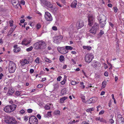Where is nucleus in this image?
Instances as JSON below:
<instances>
[{"label":"nucleus","mask_w":124,"mask_h":124,"mask_svg":"<svg viewBox=\"0 0 124 124\" xmlns=\"http://www.w3.org/2000/svg\"><path fill=\"white\" fill-rule=\"evenodd\" d=\"M33 46L34 48L35 49H43L46 47V44L44 41H39L34 44Z\"/></svg>","instance_id":"1"},{"label":"nucleus","mask_w":124,"mask_h":124,"mask_svg":"<svg viewBox=\"0 0 124 124\" xmlns=\"http://www.w3.org/2000/svg\"><path fill=\"white\" fill-rule=\"evenodd\" d=\"M16 105L15 104L8 105L4 108V110L6 112L10 113L14 111L16 109Z\"/></svg>","instance_id":"2"},{"label":"nucleus","mask_w":124,"mask_h":124,"mask_svg":"<svg viewBox=\"0 0 124 124\" xmlns=\"http://www.w3.org/2000/svg\"><path fill=\"white\" fill-rule=\"evenodd\" d=\"M16 63L12 61H10L8 66V71L10 73L14 72L16 69Z\"/></svg>","instance_id":"3"},{"label":"nucleus","mask_w":124,"mask_h":124,"mask_svg":"<svg viewBox=\"0 0 124 124\" xmlns=\"http://www.w3.org/2000/svg\"><path fill=\"white\" fill-rule=\"evenodd\" d=\"M62 37L61 35L55 36L53 38V42L57 44H60L62 40Z\"/></svg>","instance_id":"4"},{"label":"nucleus","mask_w":124,"mask_h":124,"mask_svg":"<svg viewBox=\"0 0 124 124\" xmlns=\"http://www.w3.org/2000/svg\"><path fill=\"white\" fill-rule=\"evenodd\" d=\"M94 58V56L91 54H87L85 56V61L90 63Z\"/></svg>","instance_id":"5"},{"label":"nucleus","mask_w":124,"mask_h":124,"mask_svg":"<svg viewBox=\"0 0 124 124\" xmlns=\"http://www.w3.org/2000/svg\"><path fill=\"white\" fill-rule=\"evenodd\" d=\"M29 122L31 124H37L38 123V121L36 117L32 116L29 118Z\"/></svg>","instance_id":"6"},{"label":"nucleus","mask_w":124,"mask_h":124,"mask_svg":"<svg viewBox=\"0 0 124 124\" xmlns=\"http://www.w3.org/2000/svg\"><path fill=\"white\" fill-rule=\"evenodd\" d=\"M98 25L96 24H95L89 30L90 32L92 35H94L96 33L97 29H98Z\"/></svg>","instance_id":"7"},{"label":"nucleus","mask_w":124,"mask_h":124,"mask_svg":"<svg viewBox=\"0 0 124 124\" xmlns=\"http://www.w3.org/2000/svg\"><path fill=\"white\" fill-rule=\"evenodd\" d=\"M87 18L88 22V25L90 26H91L93 23L94 17L92 15L89 14L87 16Z\"/></svg>","instance_id":"8"},{"label":"nucleus","mask_w":124,"mask_h":124,"mask_svg":"<svg viewBox=\"0 0 124 124\" xmlns=\"http://www.w3.org/2000/svg\"><path fill=\"white\" fill-rule=\"evenodd\" d=\"M45 17L46 21H51L53 20V18L51 14L49 12H45Z\"/></svg>","instance_id":"9"},{"label":"nucleus","mask_w":124,"mask_h":124,"mask_svg":"<svg viewBox=\"0 0 124 124\" xmlns=\"http://www.w3.org/2000/svg\"><path fill=\"white\" fill-rule=\"evenodd\" d=\"M59 52L63 54H65L68 52V51L66 50L64 47H58L57 48Z\"/></svg>","instance_id":"10"},{"label":"nucleus","mask_w":124,"mask_h":124,"mask_svg":"<svg viewBox=\"0 0 124 124\" xmlns=\"http://www.w3.org/2000/svg\"><path fill=\"white\" fill-rule=\"evenodd\" d=\"M12 4L14 7L17 8L20 7L21 8V7L19 3L18 0H12L11 1Z\"/></svg>","instance_id":"11"},{"label":"nucleus","mask_w":124,"mask_h":124,"mask_svg":"<svg viewBox=\"0 0 124 124\" xmlns=\"http://www.w3.org/2000/svg\"><path fill=\"white\" fill-rule=\"evenodd\" d=\"M84 25V23L82 20H78L76 24V26L77 29H78L82 27Z\"/></svg>","instance_id":"12"},{"label":"nucleus","mask_w":124,"mask_h":124,"mask_svg":"<svg viewBox=\"0 0 124 124\" xmlns=\"http://www.w3.org/2000/svg\"><path fill=\"white\" fill-rule=\"evenodd\" d=\"M13 117L10 116H7L5 118V122L8 124H11L12 119H13Z\"/></svg>","instance_id":"13"},{"label":"nucleus","mask_w":124,"mask_h":124,"mask_svg":"<svg viewBox=\"0 0 124 124\" xmlns=\"http://www.w3.org/2000/svg\"><path fill=\"white\" fill-rule=\"evenodd\" d=\"M20 63L22 66H23L26 64L29 63V62L26 59H22L20 61Z\"/></svg>","instance_id":"14"},{"label":"nucleus","mask_w":124,"mask_h":124,"mask_svg":"<svg viewBox=\"0 0 124 124\" xmlns=\"http://www.w3.org/2000/svg\"><path fill=\"white\" fill-rule=\"evenodd\" d=\"M107 18L104 16H103L101 17H100L98 18V20L100 22H106Z\"/></svg>","instance_id":"15"},{"label":"nucleus","mask_w":124,"mask_h":124,"mask_svg":"<svg viewBox=\"0 0 124 124\" xmlns=\"http://www.w3.org/2000/svg\"><path fill=\"white\" fill-rule=\"evenodd\" d=\"M101 64L100 62L94 61L93 64H92V66L94 68H97V67L101 66Z\"/></svg>","instance_id":"16"},{"label":"nucleus","mask_w":124,"mask_h":124,"mask_svg":"<svg viewBox=\"0 0 124 124\" xmlns=\"http://www.w3.org/2000/svg\"><path fill=\"white\" fill-rule=\"evenodd\" d=\"M50 10L51 12L53 13H56L58 10V8L55 7H53V6L50 8Z\"/></svg>","instance_id":"17"},{"label":"nucleus","mask_w":124,"mask_h":124,"mask_svg":"<svg viewBox=\"0 0 124 124\" xmlns=\"http://www.w3.org/2000/svg\"><path fill=\"white\" fill-rule=\"evenodd\" d=\"M53 105L51 103H47L45 106L44 108L46 110L50 109L51 108H52Z\"/></svg>","instance_id":"18"},{"label":"nucleus","mask_w":124,"mask_h":124,"mask_svg":"<svg viewBox=\"0 0 124 124\" xmlns=\"http://www.w3.org/2000/svg\"><path fill=\"white\" fill-rule=\"evenodd\" d=\"M77 4V1L76 0H74L71 4L70 7L72 8H75Z\"/></svg>","instance_id":"19"},{"label":"nucleus","mask_w":124,"mask_h":124,"mask_svg":"<svg viewBox=\"0 0 124 124\" xmlns=\"http://www.w3.org/2000/svg\"><path fill=\"white\" fill-rule=\"evenodd\" d=\"M31 42V40H29V41H26L25 40H24L22 42V44L23 45L27 46Z\"/></svg>","instance_id":"20"},{"label":"nucleus","mask_w":124,"mask_h":124,"mask_svg":"<svg viewBox=\"0 0 124 124\" xmlns=\"http://www.w3.org/2000/svg\"><path fill=\"white\" fill-rule=\"evenodd\" d=\"M14 91L11 89L9 88L7 93V95H12L14 93Z\"/></svg>","instance_id":"21"},{"label":"nucleus","mask_w":124,"mask_h":124,"mask_svg":"<svg viewBox=\"0 0 124 124\" xmlns=\"http://www.w3.org/2000/svg\"><path fill=\"white\" fill-rule=\"evenodd\" d=\"M83 48L84 49H87L88 50H90L92 49L91 47L88 46H83Z\"/></svg>","instance_id":"22"},{"label":"nucleus","mask_w":124,"mask_h":124,"mask_svg":"<svg viewBox=\"0 0 124 124\" xmlns=\"http://www.w3.org/2000/svg\"><path fill=\"white\" fill-rule=\"evenodd\" d=\"M35 27L37 30H38L41 27V25L39 23H37Z\"/></svg>","instance_id":"23"},{"label":"nucleus","mask_w":124,"mask_h":124,"mask_svg":"<svg viewBox=\"0 0 124 124\" xmlns=\"http://www.w3.org/2000/svg\"><path fill=\"white\" fill-rule=\"evenodd\" d=\"M59 87V84L58 83H56L54 84V89L55 90H57L58 89Z\"/></svg>","instance_id":"24"},{"label":"nucleus","mask_w":124,"mask_h":124,"mask_svg":"<svg viewBox=\"0 0 124 124\" xmlns=\"http://www.w3.org/2000/svg\"><path fill=\"white\" fill-rule=\"evenodd\" d=\"M64 60V57L63 55H61L60 56L59 60L60 62H62Z\"/></svg>","instance_id":"25"},{"label":"nucleus","mask_w":124,"mask_h":124,"mask_svg":"<svg viewBox=\"0 0 124 124\" xmlns=\"http://www.w3.org/2000/svg\"><path fill=\"white\" fill-rule=\"evenodd\" d=\"M46 2V5L48 8H50L53 6L51 4L50 2Z\"/></svg>","instance_id":"26"},{"label":"nucleus","mask_w":124,"mask_h":124,"mask_svg":"<svg viewBox=\"0 0 124 124\" xmlns=\"http://www.w3.org/2000/svg\"><path fill=\"white\" fill-rule=\"evenodd\" d=\"M79 83V82H76L73 80H72L71 82V84L72 85H75L76 84H78Z\"/></svg>","instance_id":"27"},{"label":"nucleus","mask_w":124,"mask_h":124,"mask_svg":"<svg viewBox=\"0 0 124 124\" xmlns=\"http://www.w3.org/2000/svg\"><path fill=\"white\" fill-rule=\"evenodd\" d=\"M107 82L105 81H103L102 84L101 88H104L106 85Z\"/></svg>","instance_id":"28"},{"label":"nucleus","mask_w":124,"mask_h":124,"mask_svg":"<svg viewBox=\"0 0 124 124\" xmlns=\"http://www.w3.org/2000/svg\"><path fill=\"white\" fill-rule=\"evenodd\" d=\"M37 103L38 105L40 107L43 106L44 104V103L42 101H37Z\"/></svg>","instance_id":"29"},{"label":"nucleus","mask_w":124,"mask_h":124,"mask_svg":"<svg viewBox=\"0 0 124 124\" xmlns=\"http://www.w3.org/2000/svg\"><path fill=\"white\" fill-rule=\"evenodd\" d=\"M21 50L20 48L19 47L16 48L14 49V51L15 53H17L19 52Z\"/></svg>","instance_id":"30"},{"label":"nucleus","mask_w":124,"mask_h":124,"mask_svg":"<svg viewBox=\"0 0 124 124\" xmlns=\"http://www.w3.org/2000/svg\"><path fill=\"white\" fill-rule=\"evenodd\" d=\"M106 23V22H100V24L101 27L103 28L104 27Z\"/></svg>","instance_id":"31"},{"label":"nucleus","mask_w":124,"mask_h":124,"mask_svg":"<svg viewBox=\"0 0 124 124\" xmlns=\"http://www.w3.org/2000/svg\"><path fill=\"white\" fill-rule=\"evenodd\" d=\"M65 48L67 50H72L73 48L70 46H65Z\"/></svg>","instance_id":"32"},{"label":"nucleus","mask_w":124,"mask_h":124,"mask_svg":"<svg viewBox=\"0 0 124 124\" xmlns=\"http://www.w3.org/2000/svg\"><path fill=\"white\" fill-rule=\"evenodd\" d=\"M45 61L47 62L50 63L51 62V61L49 59H48L46 57H45L44 58Z\"/></svg>","instance_id":"33"},{"label":"nucleus","mask_w":124,"mask_h":124,"mask_svg":"<svg viewBox=\"0 0 124 124\" xmlns=\"http://www.w3.org/2000/svg\"><path fill=\"white\" fill-rule=\"evenodd\" d=\"M16 27V26H13L11 28V30H10V31H11V33H12V32L14 31Z\"/></svg>","instance_id":"34"},{"label":"nucleus","mask_w":124,"mask_h":124,"mask_svg":"<svg viewBox=\"0 0 124 124\" xmlns=\"http://www.w3.org/2000/svg\"><path fill=\"white\" fill-rule=\"evenodd\" d=\"M109 122L111 124H113L114 122V121L112 118H110L109 119Z\"/></svg>","instance_id":"35"},{"label":"nucleus","mask_w":124,"mask_h":124,"mask_svg":"<svg viewBox=\"0 0 124 124\" xmlns=\"http://www.w3.org/2000/svg\"><path fill=\"white\" fill-rule=\"evenodd\" d=\"M100 122H102L105 123H107L106 120L102 117L101 118Z\"/></svg>","instance_id":"36"},{"label":"nucleus","mask_w":124,"mask_h":124,"mask_svg":"<svg viewBox=\"0 0 124 124\" xmlns=\"http://www.w3.org/2000/svg\"><path fill=\"white\" fill-rule=\"evenodd\" d=\"M60 111L59 110H57L55 111H54V114L56 115H59L60 114Z\"/></svg>","instance_id":"37"},{"label":"nucleus","mask_w":124,"mask_h":124,"mask_svg":"<svg viewBox=\"0 0 124 124\" xmlns=\"http://www.w3.org/2000/svg\"><path fill=\"white\" fill-rule=\"evenodd\" d=\"M33 47L32 46H30L29 47L26 49V50L27 52H29L32 50Z\"/></svg>","instance_id":"38"},{"label":"nucleus","mask_w":124,"mask_h":124,"mask_svg":"<svg viewBox=\"0 0 124 124\" xmlns=\"http://www.w3.org/2000/svg\"><path fill=\"white\" fill-rule=\"evenodd\" d=\"M12 120V122L11 124H16L17 123V122L16 120L13 117Z\"/></svg>","instance_id":"39"},{"label":"nucleus","mask_w":124,"mask_h":124,"mask_svg":"<svg viewBox=\"0 0 124 124\" xmlns=\"http://www.w3.org/2000/svg\"><path fill=\"white\" fill-rule=\"evenodd\" d=\"M21 92H20L18 91H16L15 94L16 95H19L21 94Z\"/></svg>","instance_id":"40"},{"label":"nucleus","mask_w":124,"mask_h":124,"mask_svg":"<svg viewBox=\"0 0 124 124\" xmlns=\"http://www.w3.org/2000/svg\"><path fill=\"white\" fill-rule=\"evenodd\" d=\"M13 21L12 20H10L9 21L10 26V27H11L13 26Z\"/></svg>","instance_id":"41"},{"label":"nucleus","mask_w":124,"mask_h":124,"mask_svg":"<svg viewBox=\"0 0 124 124\" xmlns=\"http://www.w3.org/2000/svg\"><path fill=\"white\" fill-rule=\"evenodd\" d=\"M61 1L62 3L64 5H65L66 3V0H61Z\"/></svg>","instance_id":"42"},{"label":"nucleus","mask_w":124,"mask_h":124,"mask_svg":"<svg viewBox=\"0 0 124 124\" xmlns=\"http://www.w3.org/2000/svg\"><path fill=\"white\" fill-rule=\"evenodd\" d=\"M35 61L37 63H39V58L38 57L35 60Z\"/></svg>","instance_id":"43"},{"label":"nucleus","mask_w":124,"mask_h":124,"mask_svg":"<svg viewBox=\"0 0 124 124\" xmlns=\"http://www.w3.org/2000/svg\"><path fill=\"white\" fill-rule=\"evenodd\" d=\"M67 98L66 97H64L60 99V101H64L67 99Z\"/></svg>","instance_id":"44"},{"label":"nucleus","mask_w":124,"mask_h":124,"mask_svg":"<svg viewBox=\"0 0 124 124\" xmlns=\"http://www.w3.org/2000/svg\"><path fill=\"white\" fill-rule=\"evenodd\" d=\"M52 29L54 31H56L57 30V27L55 26H53L52 28Z\"/></svg>","instance_id":"45"},{"label":"nucleus","mask_w":124,"mask_h":124,"mask_svg":"<svg viewBox=\"0 0 124 124\" xmlns=\"http://www.w3.org/2000/svg\"><path fill=\"white\" fill-rule=\"evenodd\" d=\"M62 78V77L61 76H59L57 79V81H60Z\"/></svg>","instance_id":"46"},{"label":"nucleus","mask_w":124,"mask_h":124,"mask_svg":"<svg viewBox=\"0 0 124 124\" xmlns=\"http://www.w3.org/2000/svg\"><path fill=\"white\" fill-rule=\"evenodd\" d=\"M51 112H48L47 113V116H51Z\"/></svg>","instance_id":"47"},{"label":"nucleus","mask_w":124,"mask_h":124,"mask_svg":"<svg viewBox=\"0 0 124 124\" xmlns=\"http://www.w3.org/2000/svg\"><path fill=\"white\" fill-rule=\"evenodd\" d=\"M56 3L57 4V5L58 6H59V7H62V5L61 4H60V3L58 2H56Z\"/></svg>","instance_id":"48"},{"label":"nucleus","mask_w":124,"mask_h":124,"mask_svg":"<svg viewBox=\"0 0 124 124\" xmlns=\"http://www.w3.org/2000/svg\"><path fill=\"white\" fill-rule=\"evenodd\" d=\"M37 98L36 96H34L32 97L33 99H32V100H34V101H35L36 100V99H37Z\"/></svg>","instance_id":"49"},{"label":"nucleus","mask_w":124,"mask_h":124,"mask_svg":"<svg viewBox=\"0 0 124 124\" xmlns=\"http://www.w3.org/2000/svg\"><path fill=\"white\" fill-rule=\"evenodd\" d=\"M43 86V85L41 84H39L37 85V86L38 88H40L42 87Z\"/></svg>","instance_id":"50"},{"label":"nucleus","mask_w":124,"mask_h":124,"mask_svg":"<svg viewBox=\"0 0 124 124\" xmlns=\"http://www.w3.org/2000/svg\"><path fill=\"white\" fill-rule=\"evenodd\" d=\"M34 72V70L33 69H31L30 70V72L31 74L33 73Z\"/></svg>","instance_id":"51"},{"label":"nucleus","mask_w":124,"mask_h":124,"mask_svg":"<svg viewBox=\"0 0 124 124\" xmlns=\"http://www.w3.org/2000/svg\"><path fill=\"white\" fill-rule=\"evenodd\" d=\"M104 75L106 77H108V74L107 71H106L104 73Z\"/></svg>","instance_id":"52"},{"label":"nucleus","mask_w":124,"mask_h":124,"mask_svg":"<svg viewBox=\"0 0 124 124\" xmlns=\"http://www.w3.org/2000/svg\"><path fill=\"white\" fill-rule=\"evenodd\" d=\"M32 111V110L31 109H29L27 110V112L28 113H31Z\"/></svg>","instance_id":"53"},{"label":"nucleus","mask_w":124,"mask_h":124,"mask_svg":"<svg viewBox=\"0 0 124 124\" xmlns=\"http://www.w3.org/2000/svg\"><path fill=\"white\" fill-rule=\"evenodd\" d=\"M65 81H66V80H63L62 81V82H61V84L62 85H64L65 83Z\"/></svg>","instance_id":"54"},{"label":"nucleus","mask_w":124,"mask_h":124,"mask_svg":"<svg viewBox=\"0 0 124 124\" xmlns=\"http://www.w3.org/2000/svg\"><path fill=\"white\" fill-rule=\"evenodd\" d=\"M25 112V111L23 109H22L20 111V113L21 114H23Z\"/></svg>","instance_id":"55"},{"label":"nucleus","mask_w":124,"mask_h":124,"mask_svg":"<svg viewBox=\"0 0 124 124\" xmlns=\"http://www.w3.org/2000/svg\"><path fill=\"white\" fill-rule=\"evenodd\" d=\"M28 117L26 116H24V120L27 121L28 119Z\"/></svg>","instance_id":"56"},{"label":"nucleus","mask_w":124,"mask_h":124,"mask_svg":"<svg viewBox=\"0 0 124 124\" xmlns=\"http://www.w3.org/2000/svg\"><path fill=\"white\" fill-rule=\"evenodd\" d=\"M117 117L119 118V119H121L122 117H123L120 114H118L117 115Z\"/></svg>","instance_id":"57"},{"label":"nucleus","mask_w":124,"mask_h":124,"mask_svg":"<svg viewBox=\"0 0 124 124\" xmlns=\"http://www.w3.org/2000/svg\"><path fill=\"white\" fill-rule=\"evenodd\" d=\"M104 113V111L103 110L100 111L99 113V115H101L103 114Z\"/></svg>","instance_id":"58"},{"label":"nucleus","mask_w":124,"mask_h":124,"mask_svg":"<svg viewBox=\"0 0 124 124\" xmlns=\"http://www.w3.org/2000/svg\"><path fill=\"white\" fill-rule=\"evenodd\" d=\"M114 11L115 12H117V11L118 10V9L116 7H114Z\"/></svg>","instance_id":"59"},{"label":"nucleus","mask_w":124,"mask_h":124,"mask_svg":"<svg viewBox=\"0 0 124 124\" xmlns=\"http://www.w3.org/2000/svg\"><path fill=\"white\" fill-rule=\"evenodd\" d=\"M100 34V35H102L104 34V32L103 31L101 30Z\"/></svg>","instance_id":"60"},{"label":"nucleus","mask_w":124,"mask_h":124,"mask_svg":"<svg viewBox=\"0 0 124 124\" xmlns=\"http://www.w3.org/2000/svg\"><path fill=\"white\" fill-rule=\"evenodd\" d=\"M101 118L100 117H96V118L95 120L96 121H100Z\"/></svg>","instance_id":"61"},{"label":"nucleus","mask_w":124,"mask_h":124,"mask_svg":"<svg viewBox=\"0 0 124 124\" xmlns=\"http://www.w3.org/2000/svg\"><path fill=\"white\" fill-rule=\"evenodd\" d=\"M20 3L21 4H22L23 5H24L25 4V1L24 0H22L21 1Z\"/></svg>","instance_id":"62"},{"label":"nucleus","mask_w":124,"mask_h":124,"mask_svg":"<svg viewBox=\"0 0 124 124\" xmlns=\"http://www.w3.org/2000/svg\"><path fill=\"white\" fill-rule=\"evenodd\" d=\"M4 75L3 74L1 73L0 74V80L2 78V77Z\"/></svg>","instance_id":"63"},{"label":"nucleus","mask_w":124,"mask_h":124,"mask_svg":"<svg viewBox=\"0 0 124 124\" xmlns=\"http://www.w3.org/2000/svg\"><path fill=\"white\" fill-rule=\"evenodd\" d=\"M120 121L121 122H124V118L123 117H122L120 119Z\"/></svg>","instance_id":"64"}]
</instances>
